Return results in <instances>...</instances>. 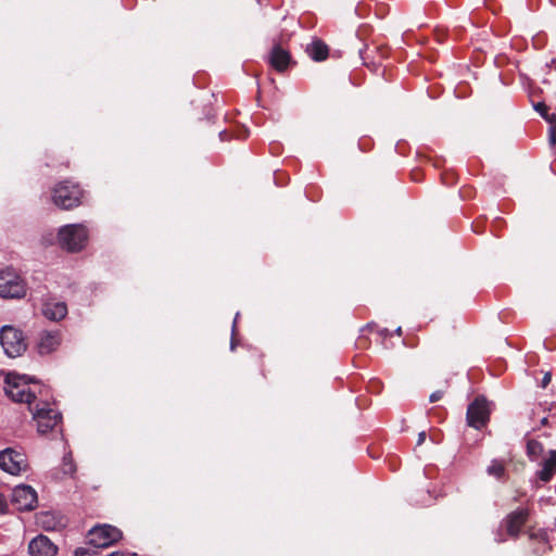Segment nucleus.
Returning <instances> with one entry per match:
<instances>
[{
	"mask_svg": "<svg viewBox=\"0 0 556 556\" xmlns=\"http://www.w3.org/2000/svg\"><path fill=\"white\" fill-rule=\"evenodd\" d=\"M31 378L26 375H18L15 372H8L4 378V393L9 399L17 403H26L28 407L37 400L38 387H30Z\"/></svg>",
	"mask_w": 556,
	"mask_h": 556,
	"instance_id": "1",
	"label": "nucleus"
},
{
	"mask_svg": "<svg viewBox=\"0 0 556 556\" xmlns=\"http://www.w3.org/2000/svg\"><path fill=\"white\" fill-rule=\"evenodd\" d=\"M83 190L71 181L58 184L52 192L53 203L62 210H71L81 203Z\"/></svg>",
	"mask_w": 556,
	"mask_h": 556,
	"instance_id": "2",
	"label": "nucleus"
},
{
	"mask_svg": "<svg viewBox=\"0 0 556 556\" xmlns=\"http://www.w3.org/2000/svg\"><path fill=\"white\" fill-rule=\"evenodd\" d=\"M58 239L63 249L70 252L80 251L87 243L88 230L81 224L66 225L60 228Z\"/></svg>",
	"mask_w": 556,
	"mask_h": 556,
	"instance_id": "3",
	"label": "nucleus"
},
{
	"mask_svg": "<svg viewBox=\"0 0 556 556\" xmlns=\"http://www.w3.org/2000/svg\"><path fill=\"white\" fill-rule=\"evenodd\" d=\"M27 287L24 279L12 268L0 271V296L2 299H22Z\"/></svg>",
	"mask_w": 556,
	"mask_h": 556,
	"instance_id": "4",
	"label": "nucleus"
},
{
	"mask_svg": "<svg viewBox=\"0 0 556 556\" xmlns=\"http://www.w3.org/2000/svg\"><path fill=\"white\" fill-rule=\"evenodd\" d=\"M29 410L33 413V419L37 424V430L41 434H46L56 428L61 421V414L51 408L47 402L40 401L35 408L30 406Z\"/></svg>",
	"mask_w": 556,
	"mask_h": 556,
	"instance_id": "5",
	"label": "nucleus"
},
{
	"mask_svg": "<svg viewBox=\"0 0 556 556\" xmlns=\"http://www.w3.org/2000/svg\"><path fill=\"white\" fill-rule=\"evenodd\" d=\"M0 343L9 357L22 355L27 348L22 331L13 326L5 325L0 330Z\"/></svg>",
	"mask_w": 556,
	"mask_h": 556,
	"instance_id": "6",
	"label": "nucleus"
},
{
	"mask_svg": "<svg viewBox=\"0 0 556 556\" xmlns=\"http://www.w3.org/2000/svg\"><path fill=\"white\" fill-rule=\"evenodd\" d=\"M0 468L13 476H18L27 471L28 460L24 453L12 447L0 452Z\"/></svg>",
	"mask_w": 556,
	"mask_h": 556,
	"instance_id": "7",
	"label": "nucleus"
},
{
	"mask_svg": "<svg viewBox=\"0 0 556 556\" xmlns=\"http://www.w3.org/2000/svg\"><path fill=\"white\" fill-rule=\"evenodd\" d=\"M121 539V530L110 525L96 526L88 533L89 544L98 548L109 547Z\"/></svg>",
	"mask_w": 556,
	"mask_h": 556,
	"instance_id": "8",
	"label": "nucleus"
},
{
	"mask_svg": "<svg viewBox=\"0 0 556 556\" xmlns=\"http://www.w3.org/2000/svg\"><path fill=\"white\" fill-rule=\"evenodd\" d=\"M490 405L484 397H477L467 408V424L475 429L483 428L490 418Z\"/></svg>",
	"mask_w": 556,
	"mask_h": 556,
	"instance_id": "9",
	"label": "nucleus"
},
{
	"mask_svg": "<svg viewBox=\"0 0 556 556\" xmlns=\"http://www.w3.org/2000/svg\"><path fill=\"white\" fill-rule=\"evenodd\" d=\"M12 504L18 510H31L37 504V492L26 484H20L12 491Z\"/></svg>",
	"mask_w": 556,
	"mask_h": 556,
	"instance_id": "10",
	"label": "nucleus"
},
{
	"mask_svg": "<svg viewBox=\"0 0 556 556\" xmlns=\"http://www.w3.org/2000/svg\"><path fill=\"white\" fill-rule=\"evenodd\" d=\"M529 518V510L527 508H518L508 514L503 520L506 527L507 534L511 538H518L521 528L525 526Z\"/></svg>",
	"mask_w": 556,
	"mask_h": 556,
	"instance_id": "11",
	"label": "nucleus"
},
{
	"mask_svg": "<svg viewBox=\"0 0 556 556\" xmlns=\"http://www.w3.org/2000/svg\"><path fill=\"white\" fill-rule=\"evenodd\" d=\"M28 553L30 556H55L58 547L50 539L40 534L29 542Z\"/></svg>",
	"mask_w": 556,
	"mask_h": 556,
	"instance_id": "12",
	"label": "nucleus"
},
{
	"mask_svg": "<svg viewBox=\"0 0 556 556\" xmlns=\"http://www.w3.org/2000/svg\"><path fill=\"white\" fill-rule=\"evenodd\" d=\"M269 64L277 71L283 72L290 63V54L280 46H275L268 56Z\"/></svg>",
	"mask_w": 556,
	"mask_h": 556,
	"instance_id": "13",
	"label": "nucleus"
},
{
	"mask_svg": "<svg viewBox=\"0 0 556 556\" xmlns=\"http://www.w3.org/2000/svg\"><path fill=\"white\" fill-rule=\"evenodd\" d=\"M42 314L50 320H61L67 314L64 302L48 301L43 304Z\"/></svg>",
	"mask_w": 556,
	"mask_h": 556,
	"instance_id": "14",
	"label": "nucleus"
},
{
	"mask_svg": "<svg viewBox=\"0 0 556 556\" xmlns=\"http://www.w3.org/2000/svg\"><path fill=\"white\" fill-rule=\"evenodd\" d=\"M61 343L58 332H45L40 336L38 350L40 354H49L56 350Z\"/></svg>",
	"mask_w": 556,
	"mask_h": 556,
	"instance_id": "15",
	"label": "nucleus"
},
{
	"mask_svg": "<svg viewBox=\"0 0 556 556\" xmlns=\"http://www.w3.org/2000/svg\"><path fill=\"white\" fill-rule=\"evenodd\" d=\"M542 469L538 472L540 480L547 482L556 472V450H549L548 456L541 464Z\"/></svg>",
	"mask_w": 556,
	"mask_h": 556,
	"instance_id": "16",
	"label": "nucleus"
},
{
	"mask_svg": "<svg viewBox=\"0 0 556 556\" xmlns=\"http://www.w3.org/2000/svg\"><path fill=\"white\" fill-rule=\"evenodd\" d=\"M306 52L314 61H324L328 56V47L320 40H314L307 46Z\"/></svg>",
	"mask_w": 556,
	"mask_h": 556,
	"instance_id": "17",
	"label": "nucleus"
},
{
	"mask_svg": "<svg viewBox=\"0 0 556 556\" xmlns=\"http://www.w3.org/2000/svg\"><path fill=\"white\" fill-rule=\"evenodd\" d=\"M544 447L536 440H529L527 443V454L532 460H536L542 455Z\"/></svg>",
	"mask_w": 556,
	"mask_h": 556,
	"instance_id": "18",
	"label": "nucleus"
},
{
	"mask_svg": "<svg viewBox=\"0 0 556 556\" xmlns=\"http://www.w3.org/2000/svg\"><path fill=\"white\" fill-rule=\"evenodd\" d=\"M544 119L549 124L548 142L551 146H556V114L544 115Z\"/></svg>",
	"mask_w": 556,
	"mask_h": 556,
	"instance_id": "19",
	"label": "nucleus"
},
{
	"mask_svg": "<svg viewBox=\"0 0 556 556\" xmlns=\"http://www.w3.org/2000/svg\"><path fill=\"white\" fill-rule=\"evenodd\" d=\"M61 469L63 471V473L65 476H72L75 473L76 471V466L73 462V457H72V454L68 453V454H65L63 456V460H62V466H61Z\"/></svg>",
	"mask_w": 556,
	"mask_h": 556,
	"instance_id": "20",
	"label": "nucleus"
},
{
	"mask_svg": "<svg viewBox=\"0 0 556 556\" xmlns=\"http://www.w3.org/2000/svg\"><path fill=\"white\" fill-rule=\"evenodd\" d=\"M486 471L491 476L501 478V477H503V475L505 472V467H504L503 463L494 459V460H492L491 465L488 467Z\"/></svg>",
	"mask_w": 556,
	"mask_h": 556,
	"instance_id": "21",
	"label": "nucleus"
},
{
	"mask_svg": "<svg viewBox=\"0 0 556 556\" xmlns=\"http://www.w3.org/2000/svg\"><path fill=\"white\" fill-rule=\"evenodd\" d=\"M542 405L541 404H538V405H534L532 408H530L528 412H527V417L531 420L534 419L535 416L540 415V413L542 412Z\"/></svg>",
	"mask_w": 556,
	"mask_h": 556,
	"instance_id": "22",
	"label": "nucleus"
},
{
	"mask_svg": "<svg viewBox=\"0 0 556 556\" xmlns=\"http://www.w3.org/2000/svg\"><path fill=\"white\" fill-rule=\"evenodd\" d=\"M50 519H51V515H50L49 513L42 514V515L40 516V522H41V523H42V526H43L46 529H48V530H50V529H53V528H54V526H52V525L50 523Z\"/></svg>",
	"mask_w": 556,
	"mask_h": 556,
	"instance_id": "23",
	"label": "nucleus"
},
{
	"mask_svg": "<svg viewBox=\"0 0 556 556\" xmlns=\"http://www.w3.org/2000/svg\"><path fill=\"white\" fill-rule=\"evenodd\" d=\"M548 424V418L547 416H542L540 419H539V425L538 426H531L530 427V430L531 431H535L538 430L541 426H546Z\"/></svg>",
	"mask_w": 556,
	"mask_h": 556,
	"instance_id": "24",
	"label": "nucleus"
},
{
	"mask_svg": "<svg viewBox=\"0 0 556 556\" xmlns=\"http://www.w3.org/2000/svg\"><path fill=\"white\" fill-rule=\"evenodd\" d=\"M535 110L544 117V115H549L547 113V108L544 103H538L535 105Z\"/></svg>",
	"mask_w": 556,
	"mask_h": 556,
	"instance_id": "25",
	"label": "nucleus"
},
{
	"mask_svg": "<svg viewBox=\"0 0 556 556\" xmlns=\"http://www.w3.org/2000/svg\"><path fill=\"white\" fill-rule=\"evenodd\" d=\"M551 380H552V374L549 371L545 372V375L542 379V382H541L542 388H546L547 384L551 382Z\"/></svg>",
	"mask_w": 556,
	"mask_h": 556,
	"instance_id": "26",
	"label": "nucleus"
},
{
	"mask_svg": "<svg viewBox=\"0 0 556 556\" xmlns=\"http://www.w3.org/2000/svg\"><path fill=\"white\" fill-rule=\"evenodd\" d=\"M75 556H92L89 549L80 547L75 551Z\"/></svg>",
	"mask_w": 556,
	"mask_h": 556,
	"instance_id": "27",
	"label": "nucleus"
},
{
	"mask_svg": "<svg viewBox=\"0 0 556 556\" xmlns=\"http://www.w3.org/2000/svg\"><path fill=\"white\" fill-rule=\"evenodd\" d=\"M442 396H443V392H442V391H435V392H433V393L430 395V399H429V400H430V402H432V403H433V402H437V401L441 400V399H442Z\"/></svg>",
	"mask_w": 556,
	"mask_h": 556,
	"instance_id": "28",
	"label": "nucleus"
},
{
	"mask_svg": "<svg viewBox=\"0 0 556 556\" xmlns=\"http://www.w3.org/2000/svg\"><path fill=\"white\" fill-rule=\"evenodd\" d=\"M425 440H426V432L421 431L418 434L417 445H421L425 442Z\"/></svg>",
	"mask_w": 556,
	"mask_h": 556,
	"instance_id": "29",
	"label": "nucleus"
},
{
	"mask_svg": "<svg viewBox=\"0 0 556 556\" xmlns=\"http://www.w3.org/2000/svg\"><path fill=\"white\" fill-rule=\"evenodd\" d=\"M7 507V502L4 500V497L0 494V513L4 511Z\"/></svg>",
	"mask_w": 556,
	"mask_h": 556,
	"instance_id": "30",
	"label": "nucleus"
},
{
	"mask_svg": "<svg viewBox=\"0 0 556 556\" xmlns=\"http://www.w3.org/2000/svg\"><path fill=\"white\" fill-rule=\"evenodd\" d=\"M219 137H220V140H225L226 139V131H220L219 132Z\"/></svg>",
	"mask_w": 556,
	"mask_h": 556,
	"instance_id": "31",
	"label": "nucleus"
},
{
	"mask_svg": "<svg viewBox=\"0 0 556 556\" xmlns=\"http://www.w3.org/2000/svg\"><path fill=\"white\" fill-rule=\"evenodd\" d=\"M109 556H125V555L122 553H118V552H114V553H111Z\"/></svg>",
	"mask_w": 556,
	"mask_h": 556,
	"instance_id": "32",
	"label": "nucleus"
},
{
	"mask_svg": "<svg viewBox=\"0 0 556 556\" xmlns=\"http://www.w3.org/2000/svg\"><path fill=\"white\" fill-rule=\"evenodd\" d=\"M496 541L501 543V542H504L505 540H504L502 536H498V538L496 539Z\"/></svg>",
	"mask_w": 556,
	"mask_h": 556,
	"instance_id": "33",
	"label": "nucleus"
},
{
	"mask_svg": "<svg viewBox=\"0 0 556 556\" xmlns=\"http://www.w3.org/2000/svg\"><path fill=\"white\" fill-rule=\"evenodd\" d=\"M396 333H397V334H401V333H402V329H401V327H399V328L396 329Z\"/></svg>",
	"mask_w": 556,
	"mask_h": 556,
	"instance_id": "34",
	"label": "nucleus"
}]
</instances>
